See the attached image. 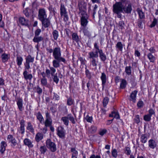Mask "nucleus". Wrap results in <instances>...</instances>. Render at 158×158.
Masks as SVG:
<instances>
[{
  "label": "nucleus",
  "mask_w": 158,
  "mask_h": 158,
  "mask_svg": "<svg viewBox=\"0 0 158 158\" xmlns=\"http://www.w3.org/2000/svg\"><path fill=\"white\" fill-rule=\"evenodd\" d=\"M113 13L117 14L118 18L121 17V13L123 11L126 13L130 14L132 10L131 5L127 0H120L113 5Z\"/></svg>",
  "instance_id": "obj_1"
},
{
  "label": "nucleus",
  "mask_w": 158,
  "mask_h": 158,
  "mask_svg": "<svg viewBox=\"0 0 158 158\" xmlns=\"http://www.w3.org/2000/svg\"><path fill=\"white\" fill-rule=\"evenodd\" d=\"M38 16L39 19L42 22L43 26L45 27H48L49 25V21L48 19H46L47 15L44 9L39 10Z\"/></svg>",
  "instance_id": "obj_2"
},
{
  "label": "nucleus",
  "mask_w": 158,
  "mask_h": 158,
  "mask_svg": "<svg viewBox=\"0 0 158 158\" xmlns=\"http://www.w3.org/2000/svg\"><path fill=\"white\" fill-rule=\"evenodd\" d=\"M60 10L61 16H64V20L66 22L68 20L69 18L67 12L64 5L61 4Z\"/></svg>",
  "instance_id": "obj_3"
},
{
  "label": "nucleus",
  "mask_w": 158,
  "mask_h": 158,
  "mask_svg": "<svg viewBox=\"0 0 158 158\" xmlns=\"http://www.w3.org/2000/svg\"><path fill=\"white\" fill-rule=\"evenodd\" d=\"M19 23L23 26L28 27L29 21L23 17H20L19 18Z\"/></svg>",
  "instance_id": "obj_4"
},
{
  "label": "nucleus",
  "mask_w": 158,
  "mask_h": 158,
  "mask_svg": "<svg viewBox=\"0 0 158 158\" xmlns=\"http://www.w3.org/2000/svg\"><path fill=\"white\" fill-rule=\"evenodd\" d=\"M10 55L9 54L3 53L1 56V60L2 62L5 63L10 58Z\"/></svg>",
  "instance_id": "obj_5"
},
{
  "label": "nucleus",
  "mask_w": 158,
  "mask_h": 158,
  "mask_svg": "<svg viewBox=\"0 0 158 158\" xmlns=\"http://www.w3.org/2000/svg\"><path fill=\"white\" fill-rule=\"evenodd\" d=\"M53 55L56 59H58L59 57L61 56L60 49L57 48H55L53 52Z\"/></svg>",
  "instance_id": "obj_6"
},
{
  "label": "nucleus",
  "mask_w": 158,
  "mask_h": 158,
  "mask_svg": "<svg viewBox=\"0 0 158 158\" xmlns=\"http://www.w3.org/2000/svg\"><path fill=\"white\" fill-rule=\"evenodd\" d=\"M24 123L25 121L23 119L20 122V126L19 129L18 130V131L21 134H23L25 132Z\"/></svg>",
  "instance_id": "obj_7"
},
{
  "label": "nucleus",
  "mask_w": 158,
  "mask_h": 158,
  "mask_svg": "<svg viewBox=\"0 0 158 158\" xmlns=\"http://www.w3.org/2000/svg\"><path fill=\"white\" fill-rule=\"evenodd\" d=\"M23 74L24 78L26 80H29L31 81L33 78V76L32 74H28V72L27 70H25L23 72Z\"/></svg>",
  "instance_id": "obj_8"
},
{
  "label": "nucleus",
  "mask_w": 158,
  "mask_h": 158,
  "mask_svg": "<svg viewBox=\"0 0 158 158\" xmlns=\"http://www.w3.org/2000/svg\"><path fill=\"white\" fill-rule=\"evenodd\" d=\"M57 135L60 138H63L64 136V128L61 127H60L57 128Z\"/></svg>",
  "instance_id": "obj_9"
},
{
  "label": "nucleus",
  "mask_w": 158,
  "mask_h": 158,
  "mask_svg": "<svg viewBox=\"0 0 158 158\" xmlns=\"http://www.w3.org/2000/svg\"><path fill=\"white\" fill-rule=\"evenodd\" d=\"M9 142H11L14 146H15L17 144V142L15 139L14 138L13 136L10 135H9L7 138Z\"/></svg>",
  "instance_id": "obj_10"
},
{
  "label": "nucleus",
  "mask_w": 158,
  "mask_h": 158,
  "mask_svg": "<svg viewBox=\"0 0 158 158\" xmlns=\"http://www.w3.org/2000/svg\"><path fill=\"white\" fill-rule=\"evenodd\" d=\"M7 146L6 142L4 141H1L0 143V152L2 154L6 150V148Z\"/></svg>",
  "instance_id": "obj_11"
},
{
  "label": "nucleus",
  "mask_w": 158,
  "mask_h": 158,
  "mask_svg": "<svg viewBox=\"0 0 158 158\" xmlns=\"http://www.w3.org/2000/svg\"><path fill=\"white\" fill-rule=\"evenodd\" d=\"M109 117L110 118H119L120 116L118 111L114 110L112 111L110 114H109Z\"/></svg>",
  "instance_id": "obj_12"
},
{
  "label": "nucleus",
  "mask_w": 158,
  "mask_h": 158,
  "mask_svg": "<svg viewBox=\"0 0 158 158\" xmlns=\"http://www.w3.org/2000/svg\"><path fill=\"white\" fill-rule=\"evenodd\" d=\"M137 92L138 91L136 90H135L132 92L130 96V101H132L134 102H135L136 98Z\"/></svg>",
  "instance_id": "obj_13"
},
{
  "label": "nucleus",
  "mask_w": 158,
  "mask_h": 158,
  "mask_svg": "<svg viewBox=\"0 0 158 158\" xmlns=\"http://www.w3.org/2000/svg\"><path fill=\"white\" fill-rule=\"evenodd\" d=\"M23 100L22 99L20 98H18L17 101V104L18 108L20 111H22L23 110Z\"/></svg>",
  "instance_id": "obj_14"
},
{
  "label": "nucleus",
  "mask_w": 158,
  "mask_h": 158,
  "mask_svg": "<svg viewBox=\"0 0 158 158\" xmlns=\"http://www.w3.org/2000/svg\"><path fill=\"white\" fill-rule=\"evenodd\" d=\"M149 146L152 149L154 148L156 146V143L152 139H150L148 141Z\"/></svg>",
  "instance_id": "obj_15"
},
{
  "label": "nucleus",
  "mask_w": 158,
  "mask_h": 158,
  "mask_svg": "<svg viewBox=\"0 0 158 158\" xmlns=\"http://www.w3.org/2000/svg\"><path fill=\"white\" fill-rule=\"evenodd\" d=\"M98 52L96 51L94 52H90L89 53V58L90 59L92 58V59L93 58H97L98 57Z\"/></svg>",
  "instance_id": "obj_16"
},
{
  "label": "nucleus",
  "mask_w": 158,
  "mask_h": 158,
  "mask_svg": "<svg viewBox=\"0 0 158 158\" xmlns=\"http://www.w3.org/2000/svg\"><path fill=\"white\" fill-rule=\"evenodd\" d=\"M149 114L147 115H145L144 116L143 118H150L151 117H152V116H154L155 112L152 109H150L149 111ZM153 118H154V117Z\"/></svg>",
  "instance_id": "obj_17"
},
{
  "label": "nucleus",
  "mask_w": 158,
  "mask_h": 158,
  "mask_svg": "<svg viewBox=\"0 0 158 158\" xmlns=\"http://www.w3.org/2000/svg\"><path fill=\"white\" fill-rule=\"evenodd\" d=\"M98 53H99L100 59L102 61L104 62L106 59V55L103 53L102 50V49H100V50L99 51Z\"/></svg>",
  "instance_id": "obj_18"
},
{
  "label": "nucleus",
  "mask_w": 158,
  "mask_h": 158,
  "mask_svg": "<svg viewBox=\"0 0 158 158\" xmlns=\"http://www.w3.org/2000/svg\"><path fill=\"white\" fill-rule=\"evenodd\" d=\"M49 119H46L45 120L44 124L45 127L43 128L42 129H41L43 131V132L44 134L46 133V132L48 131V129L47 128V127L49 126Z\"/></svg>",
  "instance_id": "obj_19"
},
{
  "label": "nucleus",
  "mask_w": 158,
  "mask_h": 158,
  "mask_svg": "<svg viewBox=\"0 0 158 158\" xmlns=\"http://www.w3.org/2000/svg\"><path fill=\"white\" fill-rule=\"evenodd\" d=\"M101 78L102 81V88L103 89L106 80V76L104 73H102V76L101 77Z\"/></svg>",
  "instance_id": "obj_20"
},
{
  "label": "nucleus",
  "mask_w": 158,
  "mask_h": 158,
  "mask_svg": "<svg viewBox=\"0 0 158 158\" xmlns=\"http://www.w3.org/2000/svg\"><path fill=\"white\" fill-rule=\"evenodd\" d=\"M24 144L28 146L29 148H31L33 147V145L32 144L31 142L29 139L26 138L23 141Z\"/></svg>",
  "instance_id": "obj_21"
},
{
  "label": "nucleus",
  "mask_w": 158,
  "mask_h": 158,
  "mask_svg": "<svg viewBox=\"0 0 158 158\" xmlns=\"http://www.w3.org/2000/svg\"><path fill=\"white\" fill-rule=\"evenodd\" d=\"M43 138V135L42 133L38 132L35 135V139L36 142H39Z\"/></svg>",
  "instance_id": "obj_22"
},
{
  "label": "nucleus",
  "mask_w": 158,
  "mask_h": 158,
  "mask_svg": "<svg viewBox=\"0 0 158 158\" xmlns=\"http://www.w3.org/2000/svg\"><path fill=\"white\" fill-rule=\"evenodd\" d=\"M88 18L81 17V25L84 27H85L87 25L88 21L87 20Z\"/></svg>",
  "instance_id": "obj_23"
},
{
  "label": "nucleus",
  "mask_w": 158,
  "mask_h": 158,
  "mask_svg": "<svg viewBox=\"0 0 158 158\" xmlns=\"http://www.w3.org/2000/svg\"><path fill=\"white\" fill-rule=\"evenodd\" d=\"M137 11L138 14L139 18L141 19H143L145 18V15L144 13L139 8H138L137 9Z\"/></svg>",
  "instance_id": "obj_24"
},
{
  "label": "nucleus",
  "mask_w": 158,
  "mask_h": 158,
  "mask_svg": "<svg viewBox=\"0 0 158 158\" xmlns=\"http://www.w3.org/2000/svg\"><path fill=\"white\" fill-rule=\"evenodd\" d=\"M72 38L73 40L78 43L80 41V39L77 33H73L72 34Z\"/></svg>",
  "instance_id": "obj_25"
},
{
  "label": "nucleus",
  "mask_w": 158,
  "mask_h": 158,
  "mask_svg": "<svg viewBox=\"0 0 158 158\" xmlns=\"http://www.w3.org/2000/svg\"><path fill=\"white\" fill-rule=\"evenodd\" d=\"M56 150V146L55 144L50 142V150L52 152H54Z\"/></svg>",
  "instance_id": "obj_26"
},
{
  "label": "nucleus",
  "mask_w": 158,
  "mask_h": 158,
  "mask_svg": "<svg viewBox=\"0 0 158 158\" xmlns=\"http://www.w3.org/2000/svg\"><path fill=\"white\" fill-rule=\"evenodd\" d=\"M148 137L147 135L146 134H142L140 138V141L143 143H145L147 142Z\"/></svg>",
  "instance_id": "obj_27"
},
{
  "label": "nucleus",
  "mask_w": 158,
  "mask_h": 158,
  "mask_svg": "<svg viewBox=\"0 0 158 158\" xmlns=\"http://www.w3.org/2000/svg\"><path fill=\"white\" fill-rule=\"evenodd\" d=\"M147 56L151 62L154 63L156 59L154 56H153L151 53H149L147 55Z\"/></svg>",
  "instance_id": "obj_28"
},
{
  "label": "nucleus",
  "mask_w": 158,
  "mask_h": 158,
  "mask_svg": "<svg viewBox=\"0 0 158 158\" xmlns=\"http://www.w3.org/2000/svg\"><path fill=\"white\" fill-rule=\"evenodd\" d=\"M81 8L80 9L79 13L82 16L81 17L88 18L86 12V10H82Z\"/></svg>",
  "instance_id": "obj_29"
},
{
  "label": "nucleus",
  "mask_w": 158,
  "mask_h": 158,
  "mask_svg": "<svg viewBox=\"0 0 158 158\" xmlns=\"http://www.w3.org/2000/svg\"><path fill=\"white\" fill-rule=\"evenodd\" d=\"M43 40V38L40 36H35L33 40V41L35 43H38L39 42Z\"/></svg>",
  "instance_id": "obj_30"
},
{
  "label": "nucleus",
  "mask_w": 158,
  "mask_h": 158,
  "mask_svg": "<svg viewBox=\"0 0 158 158\" xmlns=\"http://www.w3.org/2000/svg\"><path fill=\"white\" fill-rule=\"evenodd\" d=\"M34 60V57H32L30 55H28L26 58V62L30 63H33Z\"/></svg>",
  "instance_id": "obj_31"
},
{
  "label": "nucleus",
  "mask_w": 158,
  "mask_h": 158,
  "mask_svg": "<svg viewBox=\"0 0 158 158\" xmlns=\"http://www.w3.org/2000/svg\"><path fill=\"white\" fill-rule=\"evenodd\" d=\"M23 60V58L20 56H17L16 58V62L17 65L20 66L22 64Z\"/></svg>",
  "instance_id": "obj_32"
},
{
  "label": "nucleus",
  "mask_w": 158,
  "mask_h": 158,
  "mask_svg": "<svg viewBox=\"0 0 158 158\" xmlns=\"http://www.w3.org/2000/svg\"><path fill=\"white\" fill-rule=\"evenodd\" d=\"M116 47L117 49L122 51L123 49V45L121 42H118L116 45Z\"/></svg>",
  "instance_id": "obj_33"
},
{
  "label": "nucleus",
  "mask_w": 158,
  "mask_h": 158,
  "mask_svg": "<svg viewBox=\"0 0 158 158\" xmlns=\"http://www.w3.org/2000/svg\"><path fill=\"white\" fill-rule=\"evenodd\" d=\"M41 74L43 78H45L46 77H48L49 74V70L47 69L45 73L44 72H43L41 73Z\"/></svg>",
  "instance_id": "obj_34"
},
{
  "label": "nucleus",
  "mask_w": 158,
  "mask_h": 158,
  "mask_svg": "<svg viewBox=\"0 0 158 158\" xmlns=\"http://www.w3.org/2000/svg\"><path fill=\"white\" fill-rule=\"evenodd\" d=\"M127 85L126 81L124 79H122L120 84V87L121 89H124Z\"/></svg>",
  "instance_id": "obj_35"
},
{
  "label": "nucleus",
  "mask_w": 158,
  "mask_h": 158,
  "mask_svg": "<svg viewBox=\"0 0 158 158\" xmlns=\"http://www.w3.org/2000/svg\"><path fill=\"white\" fill-rule=\"evenodd\" d=\"M97 131V128L94 126H92L89 129V132L91 133H95Z\"/></svg>",
  "instance_id": "obj_36"
},
{
  "label": "nucleus",
  "mask_w": 158,
  "mask_h": 158,
  "mask_svg": "<svg viewBox=\"0 0 158 158\" xmlns=\"http://www.w3.org/2000/svg\"><path fill=\"white\" fill-rule=\"evenodd\" d=\"M131 151L130 148L127 147H125L124 149V153L127 155H129L131 154Z\"/></svg>",
  "instance_id": "obj_37"
},
{
  "label": "nucleus",
  "mask_w": 158,
  "mask_h": 158,
  "mask_svg": "<svg viewBox=\"0 0 158 158\" xmlns=\"http://www.w3.org/2000/svg\"><path fill=\"white\" fill-rule=\"evenodd\" d=\"M59 109L61 111L64 113H66L67 112V109L66 106H60L59 107Z\"/></svg>",
  "instance_id": "obj_38"
},
{
  "label": "nucleus",
  "mask_w": 158,
  "mask_h": 158,
  "mask_svg": "<svg viewBox=\"0 0 158 158\" xmlns=\"http://www.w3.org/2000/svg\"><path fill=\"white\" fill-rule=\"evenodd\" d=\"M112 155L113 157L116 158L118 156V152L115 149H112L111 152Z\"/></svg>",
  "instance_id": "obj_39"
},
{
  "label": "nucleus",
  "mask_w": 158,
  "mask_h": 158,
  "mask_svg": "<svg viewBox=\"0 0 158 158\" xmlns=\"http://www.w3.org/2000/svg\"><path fill=\"white\" fill-rule=\"evenodd\" d=\"M109 99L107 97H106L103 99V106L104 107H106L108 103Z\"/></svg>",
  "instance_id": "obj_40"
},
{
  "label": "nucleus",
  "mask_w": 158,
  "mask_h": 158,
  "mask_svg": "<svg viewBox=\"0 0 158 158\" xmlns=\"http://www.w3.org/2000/svg\"><path fill=\"white\" fill-rule=\"evenodd\" d=\"M59 62L55 60H53L52 63L53 66L55 68H57L59 67L60 64Z\"/></svg>",
  "instance_id": "obj_41"
},
{
  "label": "nucleus",
  "mask_w": 158,
  "mask_h": 158,
  "mask_svg": "<svg viewBox=\"0 0 158 158\" xmlns=\"http://www.w3.org/2000/svg\"><path fill=\"white\" fill-rule=\"evenodd\" d=\"M81 8L82 10H86V3H83V4H81L79 5V9Z\"/></svg>",
  "instance_id": "obj_42"
},
{
  "label": "nucleus",
  "mask_w": 158,
  "mask_h": 158,
  "mask_svg": "<svg viewBox=\"0 0 158 158\" xmlns=\"http://www.w3.org/2000/svg\"><path fill=\"white\" fill-rule=\"evenodd\" d=\"M124 23L123 21H120L118 23V27L119 29H124Z\"/></svg>",
  "instance_id": "obj_43"
},
{
  "label": "nucleus",
  "mask_w": 158,
  "mask_h": 158,
  "mask_svg": "<svg viewBox=\"0 0 158 158\" xmlns=\"http://www.w3.org/2000/svg\"><path fill=\"white\" fill-rule=\"evenodd\" d=\"M28 8H26L23 11V12L25 16L27 18L29 17L31 15L30 13L28 12Z\"/></svg>",
  "instance_id": "obj_44"
},
{
  "label": "nucleus",
  "mask_w": 158,
  "mask_h": 158,
  "mask_svg": "<svg viewBox=\"0 0 158 158\" xmlns=\"http://www.w3.org/2000/svg\"><path fill=\"white\" fill-rule=\"evenodd\" d=\"M125 72L129 75L131 73V71L130 66H127L125 68Z\"/></svg>",
  "instance_id": "obj_45"
},
{
  "label": "nucleus",
  "mask_w": 158,
  "mask_h": 158,
  "mask_svg": "<svg viewBox=\"0 0 158 158\" xmlns=\"http://www.w3.org/2000/svg\"><path fill=\"white\" fill-rule=\"evenodd\" d=\"M97 62H98V61L97 62L96 60L94 58H93V59H92V60L91 61V64L93 67H95V69H96L97 68L96 66H97Z\"/></svg>",
  "instance_id": "obj_46"
},
{
  "label": "nucleus",
  "mask_w": 158,
  "mask_h": 158,
  "mask_svg": "<svg viewBox=\"0 0 158 158\" xmlns=\"http://www.w3.org/2000/svg\"><path fill=\"white\" fill-rule=\"evenodd\" d=\"M27 129L28 130H29L31 132H33L34 131V129L32 127V125H31L30 123H28Z\"/></svg>",
  "instance_id": "obj_47"
},
{
  "label": "nucleus",
  "mask_w": 158,
  "mask_h": 158,
  "mask_svg": "<svg viewBox=\"0 0 158 158\" xmlns=\"http://www.w3.org/2000/svg\"><path fill=\"white\" fill-rule=\"evenodd\" d=\"M53 37L55 40H56L58 36V33L57 31H54L52 33Z\"/></svg>",
  "instance_id": "obj_48"
},
{
  "label": "nucleus",
  "mask_w": 158,
  "mask_h": 158,
  "mask_svg": "<svg viewBox=\"0 0 158 158\" xmlns=\"http://www.w3.org/2000/svg\"><path fill=\"white\" fill-rule=\"evenodd\" d=\"M83 32L85 35L88 36H91V34L87 30V29L85 28H84L83 29Z\"/></svg>",
  "instance_id": "obj_49"
},
{
  "label": "nucleus",
  "mask_w": 158,
  "mask_h": 158,
  "mask_svg": "<svg viewBox=\"0 0 158 158\" xmlns=\"http://www.w3.org/2000/svg\"><path fill=\"white\" fill-rule=\"evenodd\" d=\"M80 60L81 62V64L84 65L85 64V59H83L82 57H80L79 58L78 60L77 61V63L78 64V61Z\"/></svg>",
  "instance_id": "obj_50"
},
{
  "label": "nucleus",
  "mask_w": 158,
  "mask_h": 158,
  "mask_svg": "<svg viewBox=\"0 0 158 158\" xmlns=\"http://www.w3.org/2000/svg\"><path fill=\"white\" fill-rule=\"evenodd\" d=\"M73 103V100L71 98H68L67 101V104L69 106H71Z\"/></svg>",
  "instance_id": "obj_51"
},
{
  "label": "nucleus",
  "mask_w": 158,
  "mask_h": 158,
  "mask_svg": "<svg viewBox=\"0 0 158 158\" xmlns=\"http://www.w3.org/2000/svg\"><path fill=\"white\" fill-rule=\"evenodd\" d=\"M41 84L43 85H46L47 84V81L45 78H43L41 80Z\"/></svg>",
  "instance_id": "obj_52"
},
{
  "label": "nucleus",
  "mask_w": 158,
  "mask_h": 158,
  "mask_svg": "<svg viewBox=\"0 0 158 158\" xmlns=\"http://www.w3.org/2000/svg\"><path fill=\"white\" fill-rule=\"evenodd\" d=\"M157 23V20L155 18H154L153 21L152 23L150 25V27H152L155 26L156 25Z\"/></svg>",
  "instance_id": "obj_53"
},
{
  "label": "nucleus",
  "mask_w": 158,
  "mask_h": 158,
  "mask_svg": "<svg viewBox=\"0 0 158 158\" xmlns=\"http://www.w3.org/2000/svg\"><path fill=\"white\" fill-rule=\"evenodd\" d=\"M47 150L46 147L45 146H41L40 148V150L42 153H44Z\"/></svg>",
  "instance_id": "obj_54"
},
{
  "label": "nucleus",
  "mask_w": 158,
  "mask_h": 158,
  "mask_svg": "<svg viewBox=\"0 0 158 158\" xmlns=\"http://www.w3.org/2000/svg\"><path fill=\"white\" fill-rule=\"evenodd\" d=\"M71 151L73 152L72 155L77 156L78 154L77 151L74 148H71Z\"/></svg>",
  "instance_id": "obj_55"
},
{
  "label": "nucleus",
  "mask_w": 158,
  "mask_h": 158,
  "mask_svg": "<svg viewBox=\"0 0 158 158\" xmlns=\"http://www.w3.org/2000/svg\"><path fill=\"white\" fill-rule=\"evenodd\" d=\"M98 6L96 5H95L93 10V18L95 17V15L96 13V10Z\"/></svg>",
  "instance_id": "obj_56"
},
{
  "label": "nucleus",
  "mask_w": 158,
  "mask_h": 158,
  "mask_svg": "<svg viewBox=\"0 0 158 158\" xmlns=\"http://www.w3.org/2000/svg\"><path fill=\"white\" fill-rule=\"evenodd\" d=\"M107 132V130L106 129L101 130L99 132V134L101 136H103L106 134Z\"/></svg>",
  "instance_id": "obj_57"
},
{
  "label": "nucleus",
  "mask_w": 158,
  "mask_h": 158,
  "mask_svg": "<svg viewBox=\"0 0 158 158\" xmlns=\"http://www.w3.org/2000/svg\"><path fill=\"white\" fill-rule=\"evenodd\" d=\"M85 73L87 77L89 79H90L91 77V75L88 69H86Z\"/></svg>",
  "instance_id": "obj_58"
},
{
  "label": "nucleus",
  "mask_w": 158,
  "mask_h": 158,
  "mask_svg": "<svg viewBox=\"0 0 158 158\" xmlns=\"http://www.w3.org/2000/svg\"><path fill=\"white\" fill-rule=\"evenodd\" d=\"M25 70H28L30 68V63L26 62L24 64Z\"/></svg>",
  "instance_id": "obj_59"
},
{
  "label": "nucleus",
  "mask_w": 158,
  "mask_h": 158,
  "mask_svg": "<svg viewBox=\"0 0 158 158\" xmlns=\"http://www.w3.org/2000/svg\"><path fill=\"white\" fill-rule=\"evenodd\" d=\"M143 23L142 20H139L138 22V26L139 28H142L143 26Z\"/></svg>",
  "instance_id": "obj_60"
},
{
  "label": "nucleus",
  "mask_w": 158,
  "mask_h": 158,
  "mask_svg": "<svg viewBox=\"0 0 158 158\" xmlns=\"http://www.w3.org/2000/svg\"><path fill=\"white\" fill-rule=\"evenodd\" d=\"M137 105L139 107H141L143 105V102L142 101H139L138 102Z\"/></svg>",
  "instance_id": "obj_61"
},
{
  "label": "nucleus",
  "mask_w": 158,
  "mask_h": 158,
  "mask_svg": "<svg viewBox=\"0 0 158 158\" xmlns=\"http://www.w3.org/2000/svg\"><path fill=\"white\" fill-rule=\"evenodd\" d=\"M41 30L40 29H37L36 30L35 32V36H38L40 35V33L41 32Z\"/></svg>",
  "instance_id": "obj_62"
},
{
  "label": "nucleus",
  "mask_w": 158,
  "mask_h": 158,
  "mask_svg": "<svg viewBox=\"0 0 158 158\" xmlns=\"http://www.w3.org/2000/svg\"><path fill=\"white\" fill-rule=\"evenodd\" d=\"M37 92L39 94H40L42 93V89L40 88L39 86H38L36 88Z\"/></svg>",
  "instance_id": "obj_63"
},
{
  "label": "nucleus",
  "mask_w": 158,
  "mask_h": 158,
  "mask_svg": "<svg viewBox=\"0 0 158 158\" xmlns=\"http://www.w3.org/2000/svg\"><path fill=\"white\" fill-rule=\"evenodd\" d=\"M90 158H101V157L100 155L93 154L90 156Z\"/></svg>",
  "instance_id": "obj_64"
}]
</instances>
